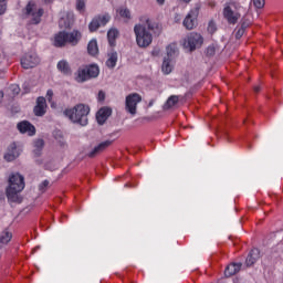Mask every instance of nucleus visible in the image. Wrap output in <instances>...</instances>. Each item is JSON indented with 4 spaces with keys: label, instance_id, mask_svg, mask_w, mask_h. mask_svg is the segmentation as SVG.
I'll return each instance as SVG.
<instances>
[{
    "label": "nucleus",
    "instance_id": "603ef678",
    "mask_svg": "<svg viewBox=\"0 0 283 283\" xmlns=\"http://www.w3.org/2000/svg\"><path fill=\"white\" fill-rule=\"evenodd\" d=\"M211 6H216V3H212Z\"/></svg>",
    "mask_w": 283,
    "mask_h": 283
},
{
    "label": "nucleus",
    "instance_id": "09e8293b",
    "mask_svg": "<svg viewBox=\"0 0 283 283\" xmlns=\"http://www.w3.org/2000/svg\"><path fill=\"white\" fill-rule=\"evenodd\" d=\"M51 104V107L55 108L56 107V104L54 102H50Z\"/></svg>",
    "mask_w": 283,
    "mask_h": 283
},
{
    "label": "nucleus",
    "instance_id": "8fccbe9b",
    "mask_svg": "<svg viewBox=\"0 0 283 283\" xmlns=\"http://www.w3.org/2000/svg\"><path fill=\"white\" fill-rule=\"evenodd\" d=\"M1 98H3V92H0V103H1Z\"/></svg>",
    "mask_w": 283,
    "mask_h": 283
},
{
    "label": "nucleus",
    "instance_id": "4be33fe9",
    "mask_svg": "<svg viewBox=\"0 0 283 283\" xmlns=\"http://www.w3.org/2000/svg\"><path fill=\"white\" fill-rule=\"evenodd\" d=\"M179 101H180V96L178 95L169 96L166 103L164 104L163 109L167 111V109H171L172 107H176Z\"/></svg>",
    "mask_w": 283,
    "mask_h": 283
},
{
    "label": "nucleus",
    "instance_id": "49530a36",
    "mask_svg": "<svg viewBox=\"0 0 283 283\" xmlns=\"http://www.w3.org/2000/svg\"><path fill=\"white\" fill-rule=\"evenodd\" d=\"M157 3H159V6H164L165 4V0H156Z\"/></svg>",
    "mask_w": 283,
    "mask_h": 283
},
{
    "label": "nucleus",
    "instance_id": "2f4dec72",
    "mask_svg": "<svg viewBox=\"0 0 283 283\" xmlns=\"http://www.w3.org/2000/svg\"><path fill=\"white\" fill-rule=\"evenodd\" d=\"M82 38L83 35L81 34V31L74 30L72 32V45H77Z\"/></svg>",
    "mask_w": 283,
    "mask_h": 283
},
{
    "label": "nucleus",
    "instance_id": "cd10ccee",
    "mask_svg": "<svg viewBox=\"0 0 283 283\" xmlns=\"http://www.w3.org/2000/svg\"><path fill=\"white\" fill-rule=\"evenodd\" d=\"M12 240V232L3 230L0 234V244H8Z\"/></svg>",
    "mask_w": 283,
    "mask_h": 283
},
{
    "label": "nucleus",
    "instance_id": "4c0bfd02",
    "mask_svg": "<svg viewBox=\"0 0 283 283\" xmlns=\"http://www.w3.org/2000/svg\"><path fill=\"white\" fill-rule=\"evenodd\" d=\"M244 32H247V29L240 27L235 32V39H242V36H244Z\"/></svg>",
    "mask_w": 283,
    "mask_h": 283
},
{
    "label": "nucleus",
    "instance_id": "79ce46f5",
    "mask_svg": "<svg viewBox=\"0 0 283 283\" xmlns=\"http://www.w3.org/2000/svg\"><path fill=\"white\" fill-rule=\"evenodd\" d=\"M6 12V0H0V14Z\"/></svg>",
    "mask_w": 283,
    "mask_h": 283
},
{
    "label": "nucleus",
    "instance_id": "a19ab883",
    "mask_svg": "<svg viewBox=\"0 0 283 283\" xmlns=\"http://www.w3.org/2000/svg\"><path fill=\"white\" fill-rule=\"evenodd\" d=\"M54 96V91L52 90H48L46 92V98L49 101V103H52V97Z\"/></svg>",
    "mask_w": 283,
    "mask_h": 283
},
{
    "label": "nucleus",
    "instance_id": "5701e85b",
    "mask_svg": "<svg viewBox=\"0 0 283 283\" xmlns=\"http://www.w3.org/2000/svg\"><path fill=\"white\" fill-rule=\"evenodd\" d=\"M166 52L167 55L165 56V59H176V56H178V45H176V43H171L166 48Z\"/></svg>",
    "mask_w": 283,
    "mask_h": 283
},
{
    "label": "nucleus",
    "instance_id": "0eeeda50",
    "mask_svg": "<svg viewBox=\"0 0 283 283\" xmlns=\"http://www.w3.org/2000/svg\"><path fill=\"white\" fill-rule=\"evenodd\" d=\"M111 20L112 15H109V13L94 17L88 24L90 32H96L98 28H104V25H107V23H109Z\"/></svg>",
    "mask_w": 283,
    "mask_h": 283
},
{
    "label": "nucleus",
    "instance_id": "37998d69",
    "mask_svg": "<svg viewBox=\"0 0 283 283\" xmlns=\"http://www.w3.org/2000/svg\"><path fill=\"white\" fill-rule=\"evenodd\" d=\"M64 116H66V118H70V120H72V109L64 111Z\"/></svg>",
    "mask_w": 283,
    "mask_h": 283
},
{
    "label": "nucleus",
    "instance_id": "393cba45",
    "mask_svg": "<svg viewBox=\"0 0 283 283\" xmlns=\"http://www.w3.org/2000/svg\"><path fill=\"white\" fill-rule=\"evenodd\" d=\"M107 39H108L109 45H116V39H118V30L116 28H112L107 32Z\"/></svg>",
    "mask_w": 283,
    "mask_h": 283
},
{
    "label": "nucleus",
    "instance_id": "4468645a",
    "mask_svg": "<svg viewBox=\"0 0 283 283\" xmlns=\"http://www.w3.org/2000/svg\"><path fill=\"white\" fill-rule=\"evenodd\" d=\"M19 156H21V150L17 148V144L15 143L10 144V146L8 147L7 154L4 155V160H7V163H12V160H17Z\"/></svg>",
    "mask_w": 283,
    "mask_h": 283
},
{
    "label": "nucleus",
    "instance_id": "a878e982",
    "mask_svg": "<svg viewBox=\"0 0 283 283\" xmlns=\"http://www.w3.org/2000/svg\"><path fill=\"white\" fill-rule=\"evenodd\" d=\"M87 52L91 56H96V54H98V42H96V40H91L88 42Z\"/></svg>",
    "mask_w": 283,
    "mask_h": 283
},
{
    "label": "nucleus",
    "instance_id": "c85d7f7f",
    "mask_svg": "<svg viewBox=\"0 0 283 283\" xmlns=\"http://www.w3.org/2000/svg\"><path fill=\"white\" fill-rule=\"evenodd\" d=\"M44 145H45V143L43 142V139H36V140L33 143L35 156H41V150L43 149V146H44Z\"/></svg>",
    "mask_w": 283,
    "mask_h": 283
},
{
    "label": "nucleus",
    "instance_id": "c9c22d12",
    "mask_svg": "<svg viewBox=\"0 0 283 283\" xmlns=\"http://www.w3.org/2000/svg\"><path fill=\"white\" fill-rule=\"evenodd\" d=\"M241 25L240 28H243V30H247V28H249L251 25V21H249V19H247V17H243L240 21Z\"/></svg>",
    "mask_w": 283,
    "mask_h": 283
},
{
    "label": "nucleus",
    "instance_id": "6ab92c4d",
    "mask_svg": "<svg viewBox=\"0 0 283 283\" xmlns=\"http://www.w3.org/2000/svg\"><path fill=\"white\" fill-rule=\"evenodd\" d=\"M258 260H260V249L254 248L251 250L245 260V266H253Z\"/></svg>",
    "mask_w": 283,
    "mask_h": 283
},
{
    "label": "nucleus",
    "instance_id": "7ed1b4c3",
    "mask_svg": "<svg viewBox=\"0 0 283 283\" xmlns=\"http://www.w3.org/2000/svg\"><path fill=\"white\" fill-rule=\"evenodd\" d=\"M242 4L239 2H228L224 4L222 14L229 25H235L242 17Z\"/></svg>",
    "mask_w": 283,
    "mask_h": 283
},
{
    "label": "nucleus",
    "instance_id": "b1692460",
    "mask_svg": "<svg viewBox=\"0 0 283 283\" xmlns=\"http://www.w3.org/2000/svg\"><path fill=\"white\" fill-rule=\"evenodd\" d=\"M116 63H118V53L113 52L108 54V59L106 60V66H108L109 70H114V67H116Z\"/></svg>",
    "mask_w": 283,
    "mask_h": 283
},
{
    "label": "nucleus",
    "instance_id": "a211bd4d",
    "mask_svg": "<svg viewBox=\"0 0 283 283\" xmlns=\"http://www.w3.org/2000/svg\"><path fill=\"white\" fill-rule=\"evenodd\" d=\"M112 116V108L109 107H103L101 108L96 114V120L98 125H105V122L107 118Z\"/></svg>",
    "mask_w": 283,
    "mask_h": 283
},
{
    "label": "nucleus",
    "instance_id": "39448f33",
    "mask_svg": "<svg viewBox=\"0 0 283 283\" xmlns=\"http://www.w3.org/2000/svg\"><path fill=\"white\" fill-rule=\"evenodd\" d=\"M72 114L73 123L85 127V125L88 123L87 116L90 115V106L85 104H77L73 107Z\"/></svg>",
    "mask_w": 283,
    "mask_h": 283
},
{
    "label": "nucleus",
    "instance_id": "1a4fd4ad",
    "mask_svg": "<svg viewBox=\"0 0 283 283\" xmlns=\"http://www.w3.org/2000/svg\"><path fill=\"white\" fill-rule=\"evenodd\" d=\"M198 14H200V6L196 4L184 20V25L187 30H193L198 25Z\"/></svg>",
    "mask_w": 283,
    "mask_h": 283
},
{
    "label": "nucleus",
    "instance_id": "c756f323",
    "mask_svg": "<svg viewBox=\"0 0 283 283\" xmlns=\"http://www.w3.org/2000/svg\"><path fill=\"white\" fill-rule=\"evenodd\" d=\"M118 12H119V15L122 17V19H126L127 21H129V19H132V11H129V9L119 8Z\"/></svg>",
    "mask_w": 283,
    "mask_h": 283
},
{
    "label": "nucleus",
    "instance_id": "f8f14e48",
    "mask_svg": "<svg viewBox=\"0 0 283 283\" xmlns=\"http://www.w3.org/2000/svg\"><path fill=\"white\" fill-rule=\"evenodd\" d=\"M70 41H72V34L65 31H60L54 35L53 45L55 48H64V45H66V43H70Z\"/></svg>",
    "mask_w": 283,
    "mask_h": 283
},
{
    "label": "nucleus",
    "instance_id": "ea45409f",
    "mask_svg": "<svg viewBox=\"0 0 283 283\" xmlns=\"http://www.w3.org/2000/svg\"><path fill=\"white\" fill-rule=\"evenodd\" d=\"M208 32H210V34H213V32H216V23L214 22H209Z\"/></svg>",
    "mask_w": 283,
    "mask_h": 283
},
{
    "label": "nucleus",
    "instance_id": "f03ea898",
    "mask_svg": "<svg viewBox=\"0 0 283 283\" xmlns=\"http://www.w3.org/2000/svg\"><path fill=\"white\" fill-rule=\"evenodd\" d=\"M98 74H101V69L97 64H90L85 66H81L74 74V78L76 83H87V81H92V78H98Z\"/></svg>",
    "mask_w": 283,
    "mask_h": 283
},
{
    "label": "nucleus",
    "instance_id": "ddd939ff",
    "mask_svg": "<svg viewBox=\"0 0 283 283\" xmlns=\"http://www.w3.org/2000/svg\"><path fill=\"white\" fill-rule=\"evenodd\" d=\"M21 191L23 190H17L14 189V186H11L10 188H7V199L9 202H17L18 205H21L23 202V198H21Z\"/></svg>",
    "mask_w": 283,
    "mask_h": 283
},
{
    "label": "nucleus",
    "instance_id": "9b49d317",
    "mask_svg": "<svg viewBox=\"0 0 283 283\" xmlns=\"http://www.w3.org/2000/svg\"><path fill=\"white\" fill-rule=\"evenodd\" d=\"M39 56L35 53H28L21 59V65L24 70H31L39 65Z\"/></svg>",
    "mask_w": 283,
    "mask_h": 283
},
{
    "label": "nucleus",
    "instance_id": "dca6fc26",
    "mask_svg": "<svg viewBox=\"0 0 283 283\" xmlns=\"http://www.w3.org/2000/svg\"><path fill=\"white\" fill-rule=\"evenodd\" d=\"M112 143H113L112 140L102 142L99 145L95 146L92 151L87 154V157L96 158V156H98V154H103V151H105L107 147L112 145Z\"/></svg>",
    "mask_w": 283,
    "mask_h": 283
},
{
    "label": "nucleus",
    "instance_id": "58836bf2",
    "mask_svg": "<svg viewBox=\"0 0 283 283\" xmlns=\"http://www.w3.org/2000/svg\"><path fill=\"white\" fill-rule=\"evenodd\" d=\"M254 8H264V0H252Z\"/></svg>",
    "mask_w": 283,
    "mask_h": 283
},
{
    "label": "nucleus",
    "instance_id": "a18cd8bd",
    "mask_svg": "<svg viewBox=\"0 0 283 283\" xmlns=\"http://www.w3.org/2000/svg\"><path fill=\"white\" fill-rule=\"evenodd\" d=\"M98 101H105V92L103 91L98 92Z\"/></svg>",
    "mask_w": 283,
    "mask_h": 283
},
{
    "label": "nucleus",
    "instance_id": "f704fd0d",
    "mask_svg": "<svg viewBox=\"0 0 283 283\" xmlns=\"http://www.w3.org/2000/svg\"><path fill=\"white\" fill-rule=\"evenodd\" d=\"M9 91L11 92V95H12V96H18V94H20V92H21V88L19 87V85L12 84V85L9 87Z\"/></svg>",
    "mask_w": 283,
    "mask_h": 283
},
{
    "label": "nucleus",
    "instance_id": "2eb2a0df",
    "mask_svg": "<svg viewBox=\"0 0 283 283\" xmlns=\"http://www.w3.org/2000/svg\"><path fill=\"white\" fill-rule=\"evenodd\" d=\"M33 112L36 116H45V113L48 112V102L45 101V97H38Z\"/></svg>",
    "mask_w": 283,
    "mask_h": 283
},
{
    "label": "nucleus",
    "instance_id": "bb28decb",
    "mask_svg": "<svg viewBox=\"0 0 283 283\" xmlns=\"http://www.w3.org/2000/svg\"><path fill=\"white\" fill-rule=\"evenodd\" d=\"M57 70L62 73V74H70V63H67V61L62 60L57 63Z\"/></svg>",
    "mask_w": 283,
    "mask_h": 283
},
{
    "label": "nucleus",
    "instance_id": "473e14b6",
    "mask_svg": "<svg viewBox=\"0 0 283 283\" xmlns=\"http://www.w3.org/2000/svg\"><path fill=\"white\" fill-rule=\"evenodd\" d=\"M75 10H77L80 14H83V12H85V0H76Z\"/></svg>",
    "mask_w": 283,
    "mask_h": 283
},
{
    "label": "nucleus",
    "instance_id": "423d86ee",
    "mask_svg": "<svg viewBox=\"0 0 283 283\" xmlns=\"http://www.w3.org/2000/svg\"><path fill=\"white\" fill-rule=\"evenodd\" d=\"M205 43V39L200 33L192 32L188 34L182 42V45L185 50H188V52H193L198 50V48H202V44Z\"/></svg>",
    "mask_w": 283,
    "mask_h": 283
},
{
    "label": "nucleus",
    "instance_id": "f3484780",
    "mask_svg": "<svg viewBox=\"0 0 283 283\" xmlns=\"http://www.w3.org/2000/svg\"><path fill=\"white\" fill-rule=\"evenodd\" d=\"M18 129L21 132V134H28V136H34L36 134V128L29 122L19 123Z\"/></svg>",
    "mask_w": 283,
    "mask_h": 283
},
{
    "label": "nucleus",
    "instance_id": "de8ad7c7",
    "mask_svg": "<svg viewBox=\"0 0 283 283\" xmlns=\"http://www.w3.org/2000/svg\"><path fill=\"white\" fill-rule=\"evenodd\" d=\"M261 87L260 86H254V92H260Z\"/></svg>",
    "mask_w": 283,
    "mask_h": 283
},
{
    "label": "nucleus",
    "instance_id": "412c9836",
    "mask_svg": "<svg viewBox=\"0 0 283 283\" xmlns=\"http://www.w3.org/2000/svg\"><path fill=\"white\" fill-rule=\"evenodd\" d=\"M161 72L164 74H171V72H174V60L169 57H164V61L161 64Z\"/></svg>",
    "mask_w": 283,
    "mask_h": 283
},
{
    "label": "nucleus",
    "instance_id": "c03bdc74",
    "mask_svg": "<svg viewBox=\"0 0 283 283\" xmlns=\"http://www.w3.org/2000/svg\"><path fill=\"white\" fill-rule=\"evenodd\" d=\"M54 136H55L56 139L63 138V133L61 130H55Z\"/></svg>",
    "mask_w": 283,
    "mask_h": 283
},
{
    "label": "nucleus",
    "instance_id": "7c9ffc66",
    "mask_svg": "<svg viewBox=\"0 0 283 283\" xmlns=\"http://www.w3.org/2000/svg\"><path fill=\"white\" fill-rule=\"evenodd\" d=\"M219 46L218 44H210L207 49H206V55L207 56H216V52H218Z\"/></svg>",
    "mask_w": 283,
    "mask_h": 283
},
{
    "label": "nucleus",
    "instance_id": "72a5a7b5",
    "mask_svg": "<svg viewBox=\"0 0 283 283\" xmlns=\"http://www.w3.org/2000/svg\"><path fill=\"white\" fill-rule=\"evenodd\" d=\"M70 19L67 18H62L59 21V27L61 28V30H67L70 29Z\"/></svg>",
    "mask_w": 283,
    "mask_h": 283
},
{
    "label": "nucleus",
    "instance_id": "20e7f679",
    "mask_svg": "<svg viewBox=\"0 0 283 283\" xmlns=\"http://www.w3.org/2000/svg\"><path fill=\"white\" fill-rule=\"evenodd\" d=\"M43 8H40L34 2H29L24 9V17L29 19L31 25H39L41 17H43Z\"/></svg>",
    "mask_w": 283,
    "mask_h": 283
},
{
    "label": "nucleus",
    "instance_id": "9d476101",
    "mask_svg": "<svg viewBox=\"0 0 283 283\" xmlns=\"http://www.w3.org/2000/svg\"><path fill=\"white\" fill-rule=\"evenodd\" d=\"M13 187L18 191H23L25 189V181L22 175L13 174L9 177V187L11 189Z\"/></svg>",
    "mask_w": 283,
    "mask_h": 283
},
{
    "label": "nucleus",
    "instance_id": "aec40b11",
    "mask_svg": "<svg viewBox=\"0 0 283 283\" xmlns=\"http://www.w3.org/2000/svg\"><path fill=\"white\" fill-rule=\"evenodd\" d=\"M241 269H242V263H231L226 268L224 275L226 277H231L237 273H240Z\"/></svg>",
    "mask_w": 283,
    "mask_h": 283
},
{
    "label": "nucleus",
    "instance_id": "f257e3e1",
    "mask_svg": "<svg viewBox=\"0 0 283 283\" xmlns=\"http://www.w3.org/2000/svg\"><path fill=\"white\" fill-rule=\"evenodd\" d=\"M158 29V24L146 19L145 23L136 24L134 32L136 34V43L139 48H149L154 41V32Z\"/></svg>",
    "mask_w": 283,
    "mask_h": 283
},
{
    "label": "nucleus",
    "instance_id": "6e6552de",
    "mask_svg": "<svg viewBox=\"0 0 283 283\" xmlns=\"http://www.w3.org/2000/svg\"><path fill=\"white\" fill-rule=\"evenodd\" d=\"M143 101V97H140L139 94L133 93L126 96V105L125 109L132 116H136L138 103Z\"/></svg>",
    "mask_w": 283,
    "mask_h": 283
},
{
    "label": "nucleus",
    "instance_id": "e433bc0d",
    "mask_svg": "<svg viewBox=\"0 0 283 283\" xmlns=\"http://www.w3.org/2000/svg\"><path fill=\"white\" fill-rule=\"evenodd\" d=\"M49 186H50V181L44 180L42 184L39 185V189L42 193H44L45 189H48Z\"/></svg>",
    "mask_w": 283,
    "mask_h": 283
},
{
    "label": "nucleus",
    "instance_id": "3c124183",
    "mask_svg": "<svg viewBox=\"0 0 283 283\" xmlns=\"http://www.w3.org/2000/svg\"><path fill=\"white\" fill-rule=\"evenodd\" d=\"M45 3H52V0H44Z\"/></svg>",
    "mask_w": 283,
    "mask_h": 283
}]
</instances>
